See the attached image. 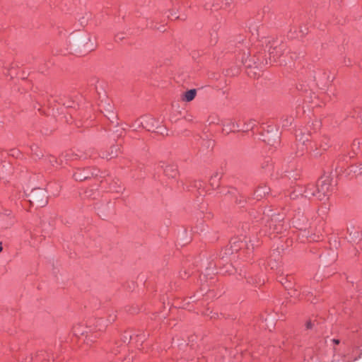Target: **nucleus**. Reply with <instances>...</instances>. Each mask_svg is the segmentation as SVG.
Returning a JSON list of instances; mask_svg holds the SVG:
<instances>
[{"label": "nucleus", "mask_w": 362, "mask_h": 362, "mask_svg": "<svg viewBox=\"0 0 362 362\" xmlns=\"http://www.w3.org/2000/svg\"><path fill=\"white\" fill-rule=\"evenodd\" d=\"M331 189L330 180L328 177H325L319 180L317 187L318 199H322L326 196Z\"/></svg>", "instance_id": "nucleus-2"}, {"label": "nucleus", "mask_w": 362, "mask_h": 362, "mask_svg": "<svg viewBox=\"0 0 362 362\" xmlns=\"http://www.w3.org/2000/svg\"><path fill=\"white\" fill-rule=\"evenodd\" d=\"M305 197H311V196H315L318 198V194L317 191V187L314 185H309L307 187L305 191Z\"/></svg>", "instance_id": "nucleus-7"}, {"label": "nucleus", "mask_w": 362, "mask_h": 362, "mask_svg": "<svg viewBox=\"0 0 362 362\" xmlns=\"http://www.w3.org/2000/svg\"><path fill=\"white\" fill-rule=\"evenodd\" d=\"M313 326V324L312 323L311 321H308L307 323H306V327L307 329H311Z\"/></svg>", "instance_id": "nucleus-11"}, {"label": "nucleus", "mask_w": 362, "mask_h": 362, "mask_svg": "<svg viewBox=\"0 0 362 362\" xmlns=\"http://www.w3.org/2000/svg\"><path fill=\"white\" fill-rule=\"evenodd\" d=\"M197 91L195 89H191L185 93L182 99L187 102L192 101L196 96Z\"/></svg>", "instance_id": "nucleus-8"}, {"label": "nucleus", "mask_w": 362, "mask_h": 362, "mask_svg": "<svg viewBox=\"0 0 362 362\" xmlns=\"http://www.w3.org/2000/svg\"><path fill=\"white\" fill-rule=\"evenodd\" d=\"M270 266H271L272 269H274V265L270 264Z\"/></svg>", "instance_id": "nucleus-14"}, {"label": "nucleus", "mask_w": 362, "mask_h": 362, "mask_svg": "<svg viewBox=\"0 0 362 362\" xmlns=\"http://www.w3.org/2000/svg\"><path fill=\"white\" fill-rule=\"evenodd\" d=\"M235 244H236V243L235 241L231 243V247H232L233 251H238L239 249H241L242 247L245 245V244H243L242 242H241L242 245H240V246H237Z\"/></svg>", "instance_id": "nucleus-10"}, {"label": "nucleus", "mask_w": 362, "mask_h": 362, "mask_svg": "<svg viewBox=\"0 0 362 362\" xmlns=\"http://www.w3.org/2000/svg\"><path fill=\"white\" fill-rule=\"evenodd\" d=\"M282 52V47H276L272 48V49H269V59L271 62H276L277 58L281 54Z\"/></svg>", "instance_id": "nucleus-5"}, {"label": "nucleus", "mask_w": 362, "mask_h": 362, "mask_svg": "<svg viewBox=\"0 0 362 362\" xmlns=\"http://www.w3.org/2000/svg\"><path fill=\"white\" fill-rule=\"evenodd\" d=\"M334 343H335L336 344H338L339 343V341L338 339H333L332 340Z\"/></svg>", "instance_id": "nucleus-12"}, {"label": "nucleus", "mask_w": 362, "mask_h": 362, "mask_svg": "<svg viewBox=\"0 0 362 362\" xmlns=\"http://www.w3.org/2000/svg\"><path fill=\"white\" fill-rule=\"evenodd\" d=\"M139 126H141L144 128L151 130V128L155 127L156 119L151 117H143L139 121Z\"/></svg>", "instance_id": "nucleus-3"}, {"label": "nucleus", "mask_w": 362, "mask_h": 362, "mask_svg": "<svg viewBox=\"0 0 362 362\" xmlns=\"http://www.w3.org/2000/svg\"><path fill=\"white\" fill-rule=\"evenodd\" d=\"M30 197L32 199L30 202L33 204H35L37 207L45 206L47 203L46 194L43 191H33Z\"/></svg>", "instance_id": "nucleus-1"}, {"label": "nucleus", "mask_w": 362, "mask_h": 362, "mask_svg": "<svg viewBox=\"0 0 362 362\" xmlns=\"http://www.w3.org/2000/svg\"><path fill=\"white\" fill-rule=\"evenodd\" d=\"M164 171V173L170 177H175L177 174L176 166L170 164H165L164 163H160V166Z\"/></svg>", "instance_id": "nucleus-4"}, {"label": "nucleus", "mask_w": 362, "mask_h": 362, "mask_svg": "<svg viewBox=\"0 0 362 362\" xmlns=\"http://www.w3.org/2000/svg\"><path fill=\"white\" fill-rule=\"evenodd\" d=\"M90 173L88 171L78 170L74 174V177L77 181L84 180L90 177Z\"/></svg>", "instance_id": "nucleus-6"}, {"label": "nucleus", "mask_w": 362, "mask_h": 362, "mask_svg": "<svg viewBox=\"0 0 362 362\" xmlns=\"http://www.w3.org/2000/svg\"><path fill=\"white\" fill-rule=\"evenodd\" d=\"M2 250H3V247H2L1 245L0 244V252H1Z\"/></svg>", "instance_id": "nucleus-13"}, {"label": "nucleus", "mask_w": 362, "mask_h": 362, "mask_svg": "<svg viewBox=\"0 0 362 362\" xmlns=\"http://www.w3.org/2000/svg\"><path fill=\"white\" fill-rule=\"evenodd\" d=\"M223 126H224L223 131H227V129L226 128L227 127H229V131H233L235 128L238 127V125L237 124H235V122L232 120L229 121L228 124H225Z\"/></svg>", "instance_id": "nucleus-9"}]
</instances>
